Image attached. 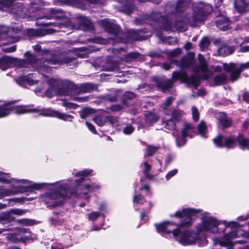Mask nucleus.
<instances>
[{
  "instance_id": "obj_42",
  "label": "nucleus",
  "mask_w": 249,
  "mask_h": 249,
  "mask_svg": "<svg viewBox=\"0 0 249 249\" xmlns=\"http://www.w3.org/2000/svg\"><path fill=\"white\" fill-rule=\"evenodd\" d=\"M210 42L207 38L203 37L200 42V47L202 50H204L208 48Z\"/></svg>"
},
{
  "instance_id": "obj_47",
  "label": "nucleus",
  "mask_w": 249,
  "mask_h": 249,
  "mask_svg": "<svg viewBox=\"0 0 249 249\" xmlns=\"http://www.w3.org/2000/svg\"><path fill=\"white\" fill-rule=\"evenodd\" d=\"M0 194L3 196H9L15 195V193L9 189H0Z\"/></svg>"
},
{
  "instance_id": "obj_13",
  "label": "nucleus",
  "mask_w": 249,
  "mask_h": 249,
  "mask_svg": "<svg viewBox=\"0 0 249 249\" xmlns=\"http://www.w3.org/2000/svg\"><path fill=\"white\" fill-rule=\"evenodd\" d=\"M28 229L18 228L16 232L9 233L7 235V240L13 243L20 242L25 243L30 240H33V236L28 231Z\"/></svg>"
},
{
  "instance_id": "obj_29",
  "label": "nucleus",
  "mask_w": 249,
  "mask_h": 249,
  "mask_svg": "<svg viewBox=\"0 0 249 249\" xmlns=\"http://www.w3.org/2000/svg\"><path fill=\"white\" fill-rule=\"evenodd\" d=\"M172 119L176 122H178L181 120L184 112L179 109L172 108L171 110Z\"/></svg>"
},
{
  "instance_id": "obj_10",
  "label": "nucleus",
  "mask_w": 249,
  "mask_h": 249,
  "mask_svg": "<svg viewBox=\"0 0 249 249\" xmlns=\"http://www.w3.org/2000/svg\"><path fill=\"white\" fill-rule=\"evenodd\" d=\"M68 86L69 96H71L72 99L79 102H86L88 100L86 97H77V95L80 93L90 92L94 88V85L90 83H86L78 87L73 83L68 81L67 84Z\"/></svg>"
},
{
  "instance_id": "obj_63",
  "label": "nucleus",
  "mask_w": 249,
  "mask_h": 249,
  "mask_svg": "<svg viewBox=\"0 0 249 249\" xmlns=\"http://www.w3.org/2000/svg\"><path fill=\"white\" fill-rule=\"evenodd\" d=\"M43 185L42 183H34L32 184V187L36 190H39L41 188Z\"/></svg>"
},
{
  "instance_id": "obj_26",
  "label": "nucleus",
  "mask_w": 249,
  "mask_h": 249,
  "mask_svg": "<svg viewBox=\"0 0 249 249\" xmlns=\"http://www.w3.org/2000/svg\"><path fill=\"white\" fill-rule=\"evenodd\" d=\"M135 94L130 91L125 92L123 97V103L126 106H130L132 105L131 100L135 98Z\"/></svg>"
},
{
  "instance_id": "obj_25",
  "label": "nucleus",
  "mask_w": 249,
  "mask_h": 249,
  "mask_svg": "<svg viewBox=\"0 0 249 249\" xmlns=\"http://www.w3.org/2000/svg\"><path fill=\"white\" fill-rule=\"evenodd\" d=\"M92 170L85 169L84 170L79 171L75 174L76 177H80L79 179L75 180L77 185H78L85 180V177H88L91 175Z\"/></svg>"
},
{
  "instance_id": "obj_32",
  "label": "nucleus",
  "mask_w": 249,
  "mask_h": 249,
  "mask_svg": "<svg viewBox=\"0 0 249 249\" xmlns=\"http://www.w3.org/2000/svg\"><path fill=\"white\" fill-rule=\"evenodd\" d=\"M227 79V76L225 74H218L214 78V84L215 86L222 85L226 82Z\"/></svg>"
},
{
  "instance_id": "obj_3",
  "label": "nucleus",
  "mask_w": 249,
  "mask_h": 249,
  "mask_svg": "<svg viewBox=\"0 0 249 249\" xmlns=\"http://www.w3.org/2000/svg\"><path fill=\"white\" fill-rule=\"evenodd\" d=\"M99 188L100 185L98 184H86L79 192L76 187L64 183L48 192L45 201L46 203L54 207L61 205L65 197L68 196H74L88 199L89 197L88 195L89 193L96 191Z\"/></svg>"
},
{
  "instance_id": "obj_20",
  "label": "nucleus",
  "mask_w": 249,
  "mask_h": 249,
  "mask_svg": "<svg viewBox=\"0 0 249 249\" xmlns=\"http://www.w3.org/2000/svg\"><path fill=\"white\" fill-rule=\"evenodd\" d=\"M214 116L223 128H228L231 126L232 121L224 112H216Z\"/></svg>"
},
{
  "instance_id": "obj_2",
  "label": "nucleus",
  "mask_w": 249,
  "mask_h": 249,
  "mask_svg": "<svg viewBox=\"0 0 249 249\" xmlns=\"http://www.w3.org/2000/svg\"><path fill=\"white\" fill-rule=\"evenodd\" d=\"M199 210L194 209H184L181 211L176 212L174 216L180 218L178 228L174 229L175 224L166 221L160 224H155L158 232L162 236L168 238L171 234L176 238V240L183 246H188L195 244L197 240V235L188 230L182 231L183 227H188L193 221V216L198 213Z\"/></svg>"
},
{
  "instance_id": "obj_19",
  "label": "nucleus",
  "mask_w": 249,
  "mask_h": 249,
  "mask_svg": "<svg viewBox=\"0 0 249 249\" xmlns=\"http://www.w3.org/2000/svg\"><path fill=\"white\" fill-rule=\"evenodd\" d=\"M194 61V56L192 54H188L183 56L179 61L175 60V63L179 67L181 70H183V69L191 67L193 64Z\"/></svg>"
},
{
  "instance_id": "obj_18",
  "label": "nucleus",
  "mask_w": 249,
  "mask_h": 249,
  "mask_svg": "<svg viewBox=\"0 0 249 249\" xmlns=\"http://www.w3.org/2000/svg\"><path fill=\"white\" fill-rule=\"evenodd\" d=\"M37 110L38 111L37 112H39V114L40 115L55 117L65 121H67L69 120H71L73 118V116L71 115L61 113L51 108H44L40 110L37 109Z\"/></svg>"
},
{
  "instance_id": "obj_14",
  "label": "nucleus",
  "mask_w": 249,
  "mask_h": 249,
  "mask_svg": "<svg viewBox=\"0 0 249 249\" xmlns=\"http://www.w3.org/2000/svg\"><path fill=\"white\" fill-rule=\"evenodd\" d=\"M248 69H249V61L241 63L237 69H236V65L235 63H231L224 65V70L231 73L230 80L232 82L236 81L239 78L240 73Z\"/></svg>"
},
{
  "instance_id": "obj_55",
  "label": "nucleus",
  "mask_w": 249,
  "mask_h": 249,
  "mask_svg": "<svg viewBox=\"0 0 249 249\" xmlns=\"http://www.w3.org/2000/svg\"><path fill=\"white\" fill-rule=\"evenodd\" d=\"M86 124L87 126L88 127V128L89 129V130H90L93 133H94V134L97 133V131L95 129L94 126L92 124L89 123L88 122H86Z\"/></svg>"
},
{
  "instance_id": "obj_43",
  "label": "nucleus",
  "mask_w": 249,
  "mask_h": 249,
  "mask_svg": "<svg viewBox=\"0 0 249 249\" xmlns=\"http://www.w3.org/2000/svg\"><path fill=\"white\" fill-rule=\"evenodd\" d=\"M92 111L90 108H85L82 109L80 113V117L82 119L86 118L91 113Z\"/></svg>"
},
{
  "instance_id": "obj_44",
  "label": "nucleus",
  "mask_w": 249,
  "mask_h": 249,
  "mask_svg": "<svg viewBox=\"0 0 249 249\" xmlns=\"http://www.w3.org/2000/svg\"><path fill=\"white\" fill-rule=\"evenodd\" d=\"M135 128L131 124H128L123 129V132L126 135H129L133 133Z\"/></svg>"
},
{
  "instance_id": "obj_45",
  "label": "nucleus",
  "mask_w": 249,
  "mask_h": 249,
  "mask_svg": "<svg viewBox=\"0 0 249 249\" xmlns=\"http://www.w3.org/2000/svg\"><path fill=\"white\" fill-rule=\"evenodd\" d=\"M118 96L116 93L107 94L105 95V99L110 102H115L117 100Z\"/></svg>"
},
{
  "instance_id": "obj_9",
  "label": "nucleus",
  "mask_w": 249,
  "mask_h": 249,
  "mask_svg": "<svg viewBox=\"0 0 249 249\" xmlns=\"http://www.w3.org/2000/svg\"><path fill=\"white\" fill-rule=\"evenodd\" d=\"M67 83H68V80L54 78L50 79L48 81L49 88L46 90L45 95L49 98H52L57 94L69 96L68 86L66 84Z\"/></svg>"
},
{
  "instance_id": "obj_58",
  "label": "nucleus",
  "mask_w": 249,
  "mask_h": 249,
  "mask_svg": "<svg viewBox=\"0 0 249 249\" xmlns=\"http://www.w3.org/2000/svg\"><path fill=\"white\" fill-rule=\"evenodd\" d=\"M51 220L52 223L54 225H60L63 223V220L55 218H52Z\"/></svg>"
},
{
  "instance_id": "obj_46",
  "label": "nucleus",
  "mask_w": 249,
  "mask_h": 249,
  "mask_svg": "<svg viewBox=\"0 0 249 249\" xmlns=\"http://www.w3.org/2000/svg\"><path fill=\"white\" fill-rule=\"evenodd\" d=\"M192 115L194 120L197 122L199 120V114L196 107H192Z\"/></svg>"
},
{
  "instance_id": "obj_24",
  "label": "nucleus",
  "mask_w": 249,
  "mask_h": 249,
  "mask_svg": "<svg viewBox=\"0 0 249 249\" xmlns=\"http://www.w3.org/2000/svg\"><path fill=\"white\" fill-rule=\"evenodd\" d=\"M198 59L200 62V65L196 71L198 72L200 71L203 73L205 79H207L208 75L206 73L208 71V68L206 60L204 56L201 54L198 55Z\"/></svg>"
},
{
  "instance_id": "obj_35",
  "label": "nucleus",
  "mask_w": 249,
  "mask_h": 249,
  "mask_svg": "<svg viewBox=\"0 0 249 249\" xmlns=\"http://www.w3.org/2000/svg\"><path fill=\"white\" fill-rule=\"evenodd\" d=\"M14 180V179H11L9 174L0 172V182L4 183H9L11 180Z\"/></svg>"
},
{
  "instance_id": "obj_59",
  "label": "nucleus",
  "mask_w": 249,
  "mask_h": 249,
  "mask_svg": "<svg viewBox=\"0 0 249 249\" xmlns=\"http://www.w3.org/2000/svg\"><path fill=\"white\" fill-rule=\"evenodd\" d=\"M107 121L109 122L111 124H115L117 122V119L111 116L107 117Z\"/></svg>"
},
{
  "instance_id": "obj_64",
  "label": "nucleus",
  "mask_w": 249,
  "mask_h": 249,
  "mask_svg": "<svg viewBox=\"0 0 249 249\" xmlns=\"http://www.w3.org/2000/svg\"><path fill=\"white\" fill-rule=\"evenodd\" d=\"M162 67L165 70H166V71L169 70L171 68V64L168 63H163L162 65Z\"/></svg>"
},
{
  "instance_id": "obj_37",
  "label": "nucleus",
  "mask_w": 249,
  "mask_h": 249,
  "mask_svg": "<svg viewBox=\"0 0 249 249\" xmlns=\"http://www.w3.org/2000/svg\"><path fill=\"white\" fill-rule=\"evenodd\" d=\"M93 120L99 126H103L107 122V117L101 116H96L93 118Z\"/></svg>"
},
{
  "instance_id": "obj_27",
  "label": "nucleus",
  "mask_w": 249,
  "mask_h": 249,
  "mask_svg": "<svg viewBox=\"0 0 249 249\" xmlns=\"http://www.w3.org/2000/svg\"><path fill=\"white\" fill-rule=\"evenodd\" d=\"M123 10L127 14H130L134 9L135 5L133 0H125L123 6Z\"/></svg>"
},
{
  "instance_id": "obj_41",
  "label": "nucleus",
  "mask_w": 249,
  "mask_h": 249,
  "mask_svg": "<svg viewBox=\"0 0 249 249\" xmlns=\"http://www.w3.org/2000/svg\"><path fill=\"white\" fill-rule=\"evenodd\" d=\"M43 32V31L40 30L31 29L28 31V34L30 36H39L44 35Z\"/></svg>"
},
{
  "instance_id": "obj_5",
  "label": "nucleus",
  "mask_w": 249,
  "mask_h": 249,
  "mask_svg": "<svg viewBox=\"0 0 249 249\" xmlns=\"http://www.w3.org/2000/svg\"><path fill=\"white\" fill-rule=\"evenodd\" d=\"M102 25L105 31L109 34L114 36L113 38V42L128 43L131 41H142L146 39V36L143 34L142 30H131L128 34L124 35L125 37L123 38L122 37H118L120 32V27L113 23L111 22L108 19H105L102 21Z\"/></svg>"
},
{
  "instance_id": "obj_23",
  "label": "nucleus",
  "mask_w": 249,
  "mask_h": 249,
  "mask_svg": "<svg viewBox=\"0 0 249 249\" xmlns=\"http://www.w3.org/2000/svg\"><path fill=\"white\" fill-rule=\"evenodd\" d=\"M14 58L5 56L0 59V69L5 70L13 67Z\"/></svg>"
},
{
  "instance_id": "obj_4",
  "label": "nucleus",
  "mask_w": 249,
  "mask_h": 249,
  "mask_svg": "<svg viewBox=\"0 0 249 249\" xmlns=\"http://www.w3.org/2000/svg\"><path fill=\"white\" fill-rule=\"evenodd\" d=\"M24 56L27 57L26 59H21L14 58L13 66L18 68L27 67L31 65L37 70L49 72L51 65H61L62 64H74L75 58L70 57L64 54H53L50 58H46L43 61L37 59L35 55L31 54L29 52H26Z\"/></svg>"
},
{
  "instance_id": "obj_36",
  "label": "nucleus",
  "mask_w": 249,
  "mask_h": 249,
  "mask_svg": "<svg viewBox=\"0 0 249 249\" xmlns=\"http://www.w3.org/2000/svg\"><path fill=\"white\" fill-rule=\"evenodd\" d=\"M159 149V147L153 146L152 145H148L145 150L144 157L146 156H152L153 155L157 150Z\"/></svg>"
},
{
  "instance_id": "obj_53",
  "label": "nucleus",
  "mask_w": 249,
  "mask_h": 249,
  "mask_svg": "<svg viewBox=\"0 0 249 249\" xmlns=\"http://www.w3.org/2000/svg\"><path fill=\"white\" fill-rule=\"evenodd\" d=\"M178 173L177 169H174L169 172L165 176V178L167 180L171 178L176 175Z\"/></svg>"
},
{
  "instance_id": "obj_57",
  "label": "nucleus",
  "mask_w": 249,
  "mask_h": 249,
  "mask_svg": "<svg viewBox=\"0 0 249 249\" xmlns=\"http://www.w3.org/2000/svg\"><path fill=\"white\" fill-rule=\"evenodd\" d=\"M62 105H63V106L65 107H66L74 108L75 104L71 103L68 102L66 100H63L62 101Z\"/></svg>"
},
{
  "instance_id": "obj_15",
  "label": "nucleus",
  "mask_w": 249,
  "mask_h": 249,
  "mask_svg": "<svg viewBox=\"0 0 249 249\" xmlns=\"http://www.w3.org/2000/svg\"><path fill=\"white\" fill-rule=\"evenodd\" d=\"M243 43L241 38H234L219 48L218 53L221 56H227L232 54L238 47Z\"/></svg>"
},
{
  "instance_id": "obj_12",
  "label": "nucleus",
  "mask_w": 249,
  "mask_h": 249,
  "mask_svg": "<svg viewBox=\"0 0 249 249\" xmlns=\"http://www.w3.org/2000/svg\"><path fill=\"white\" fill-rule=\"evenodd\" d=\"M219 224V222L215 218L204 216L202 218L201 222L196 226V232L198 234L205 231L216 233L218 231Z\"/></svg>"
},
{
  "instance_id": "obj_52",
  "label": "nucleus",
  "mask_w": 249,
  "mask_h": 249,
  "mask_svg": "<svg viewBox=\"0 0 249 249\" xmlns=\"http://www.w3.org/2000/svg\"><path fill=\"white\" fill-rule=\"evenodd\" d=\"M100 216L98 212H92L89 215V218L91 221L95 220L98 217Z\"/></svg>"
},
{
  "instance_id": "obj_50",
  "label": "nucleus",
  "mask_w": 249,
  "mask_h": 249,
  "mask_svg": "<svg viewBox=\"0 0 249 249\" xmlns=\"http://www.w3.org/2000/svg\"><path fill=\"white\" fill-rule=\"evenodd\" d=\"M214 244H219L221 246L226 247L229 244V241L227 239L222 241L218 238H215L214 239Z\"/></svg>"
},
{
  "instance_id": "obj_31",
  "label": "nucleus",
  "mask_w": 249,
  "mask_h": 249,
  "mask_svg": "<svg viewBox=\"0 0 249 249\" xmlns=\"http://www.w3.org/2000/svg\"><path fill=\"white\" fill-rule=\"evenodd\" d=\"M234 5L239 13H242L246 10V4L244 0H235Z\"/></svg>"
},
{
  "instance_id": "obj_28",
  "label": "nucleus",
  "mask_w": 249,
  "mask_h": 249,
  "mask_svg": "<svg viewBox=\"0 0 249 249\" xmlns=\"http://www.w3.org/2000/svg\"><path fill=\"white\" fill-rule=\"evenodd\" d=\"M141 54L136 52H131L124 55L122 60L126 62L132 61L141 56Z\"/></svg>"
},
{
  "instance_id": "obj_17",
  "label": "nucleus",
  "mask_w": 249,
  "mask_h": 249,
  "mask_svg": "<svg viewBox=\"0 0 249 249\" xmlns=\"http://www.w3.org/2000/svg\"><path fill=\"white\" fill-rule=\"evenodd\" d=\"M26 210L13 209L6 213H2L0 214V222L1 224L4 225L15 221V217L13 214L18 215H22L27 212Z\"/></svg>"
},
{
  "instance_id": "obj_51",
  "label": "nucleus",
  "mask_w": 249,
  "mask_h": 249,
  "mask_svg": "<svg viewBox=\"0 0 249 249\" xmlns=\"http://www.w3.org/2000/svg\"><path fill=\"white\" fill-rule=\"evenodd\" d=\"M109 109L113 112L120 111L123 109V107L120 105H111Z\"/></svg>"
},
{
  "instance_id": "obj_22",
  "label": "nucleus",
  "mask_w": 249,
  "mask_h": 249,
  "mask_svg": "<svg viewBox=\"0 0 249 249\" xmlns=\"http://www.w3.org/2000/svg\"><path fill=\"white\" fill-rule=\"evenodd\" d=\"M215 23L217 27L221 30L227 31L230 29V21L227 17L224 16L219 17Z\"/></svg>"
},
{
  "instance_id": "obj_8",
  "label": "nucleus",
  "mask_w": 249,
  "mask_h": 249,
  "mask_svg": "<svg viewBox=\"0 0 249 249\" xmlns=\"http://www.w3.org/2000/svg\"><path fill=\"white\" fill-rule=\"evenodd\" d=\"M15 101L6 103L0 106V118L5 117L12 112L17 114L36 112L38 110L36 108H31L29 105L12 106Z\"/></svg>"
},
{
  "instance_id": "obj_7",
  "label": "nucleus",
  "mask_w": 249,
  "mask_h": 249,
  "mask_svg": "<svg viewBox=\"0 0 249 249\" xmlns=\"http://www.w3.org/2000/svg\"><path fill=\"white\" fill-rule=\"evenodd\" d=\"M213 142L218 147L225 146L228 148H234L238 142L241 149L249 150V140L244 138L242 135H238L237 137H224L223 135H219L213 139Z\"/></svg>"
},
{
  "instance_id": "obj_21",
  "label": "nucleus",
  "mask_w": 249,
  "mask_h": 249,
  "mask_svg": "<svg viewBox=\"0 0 249 249\" xmlns=\"http://www.w3.org/2000/svg\"><path fill=\"white\" fill-rule=\"evenodd\" d=\"M11 12L17 17H22L25 15L26 9L21 2H16L12 6Z\"/></svg>"
},
{
  "instance_id": "obj_56",
  "label": "nucleus",
  "mask_w": 249,
  "mask_h": 249,
  "mask_svg": "<svg viewBox=\"0 0 249 249\" xmlns=\"http://www.w3.org/2000/svg\"><path fill=\"white\" fill-rule=\"evenodd\" d=\"M181 50L179 48H178L175 50H172L170 53V55L172 57L176 56L177 55L180 54Z\"/></svg>"
},
{
  "instance_id": "obj_54",
  "label": "nucleus",
  "mask_w": 249,
  "mask_h": 249,
  "mask_svg": "<svg viewBox=\"0 0 249 249\" xmlns=\"http://www.w3.org/2000/svg\"><path fill=\"white\" fill-rule=\"evenodd\" d=\"M134 22L137 25H142L144 23H146L145 18L141 17L137 18L135 19Z\"/></svg>"
},
{
  "instance_id": "obj_40",
  "label": "nucleus",
  "mask_w": 249,
  "mask_h": 249,
  "mask_svg": "<svg viewBox=\"0 0 249 249\" xmlns=\"http://www.w3.org/2000/svg\"><path fill=\"white\" fill-rule=\"evenodd\" d=\"M133 203L134 205L136 204H143L145 201V198L142 196L139 195H135L133 197Z\"/></svg>"
},
{
  "instance_id": "obj_48",
  "label": "nucleus",
  "mask_w": 249,
  "mask_h": 249,
  "mask_svg": "<svg viewBox=\"0 0 249 249\" xmlns=\"http://www.w3.org/2000/svg\"><path fill=\"white\" fill-rule=\"evenodd\" d=\"M26 76H22L19 77L18 78L16 79V81L19 85L24 87L26 84Z\"/></svg>"
},
{
  "instance_id": "obj_39",
  "label": "nucleus",
  "mask_w": 249,
  "mask_h": 249,
  "mask_svg": "<svg viewBox=\"0 0 249 249\" xmlns=\"http://www.w3.org/2000/svg\"><path fill=\"white\" fill-rule=\"evenodd\" d=\"M35 77V74L31 73L27 75H26V83H27L29 85H33L37 83V81L34 80V78Z\"/></svg>"
},
{
  "instance_id": "obj_61",
  "label": "nucleus",
  "mask_w": 249,
  "mask_h": 249,
  "mask_svg": "<svg viewBox=\"0 0 249 249\" xmlns=\"http://www.w3.org/2000/svg\"><path fill=\"white\" fill-rule=\"evenodd\" d=\"M243 99L244 101L249 103V92H245L243 94Z\"/></svg>"
},
{
  "instance_id": "obj_34",
  "label": "nucleus",
  "mask_w": 249,
  "mask_h": 249,
  "mask_svg": "<svg viewBox=\"0 0 249 249\" xmlns=\"http://www.w3.org/2000/svg\"><path fill=\"white\" fill-rule=\"evenodd\" d=\"M15 221L22 226H32L35 224L34 220L28 218L15 219Z\"/></svg>"
},
{
  "instance_id": "obj_49",
  "label": "nucleus",
  "mask_w": 249,
  "mask_h": 249,
  "mask_svg": "<svg viewBox=\"0 0 249 249\" xmlns=\"http://www.w3.org/2000/svg\"><path fill=\"white\" fill-rule=\"evenodd\" d=\"M141 167L142 168L143 174L148 172L151 168V165L148 164L146 161L142 162L141 165Z\"/></svg>"
},
{
  "instance_id": "obj_38",
  "label": "nucleus",
  "mask_w": 249,
  "mask_h": 249,
  "mask_svg": "<svg viewBox=\"0 0 249 249\" xmlns=\"http://www.w3.org/2000/svg\"><path fill=\"white\" fill-rule=\"evenodd\" d=\"M197 129L199 134L202 136L204 137V134L206 133L207 129L206 123L204 121H201L198 125Z\"/></svg>"
},
{
  "instance_id": "obj_1",
  "label": "nucleus",
  "mask_w": 249,
  "mask_h": 249,
  "mask_svg": "<svg viewBox=\"0 0 249 249\" xmlns=\"http://www.w3.org/2000/svg\"><path fill=\"white\" fill-rule=\"evenodd\" d=\"M190 1L178 0L175 6L174 13L180 19L177 20L173 24L167 18H161V26L165 30L174 31L176 30L179 32H184L187 29V25L191 26L198 25L204 21L213 11L210 4L200 2L193 4V13H190L189 12Z\"/></svg>"
},
{
  "instance_id": "obj_6",
  "label": "nucleus",
  "mask_w": 249,
  "mask_h": 249,
  "mask_svg": "<svg viewBox=\"0 0 249 249\" xmlns=\"http://www.w3.org/2000/svg\"><path fill=\"white\" fill-rule=\"evenodd\" d=\"M152 79L156 86L164 92L168 91L172 87L174 81L178 79L188 84L194 85L196 89L199 85L198 79L195 74L189 77L187 73L183 71L179 72L174 71L172 73V79L163 80L158 77H153Z\"/></svg>"
},
{
  "instance_id": "obj_62",
  "label": "nucleus",
  "mask_w": 249,
  "mask_h": 249,
  "mask_svg": "<svg viewBox=\"0 0 249 249\" xmlns=\"http://www.w3.org/2000/svg\"><path fill=\"white\" fill-rule=\"evenodd\" d=\"M16 46H13L10 47H8L7 48H5L3 50V51L7 53H12L16 51Z\"/></svg>"
},
{
  "instance_id": "obj_60",
  "label": "nucleus",
  "mask_w": 249,
  "mask_h": 249,
  "mask_svg": "<svg viewBox=\"0 0 249 249\" xmlns=\"http://www.w3.org/2000/svg\"><path fill=\"white\" fill-rule=\"evenodd\" d=\"M173 98L172 97H169L167 98L164 102V107H168L173 101Z\"/></svg>"
},
{
  "instance_id": "obj_33",
  "label": "nucleus",
  "mask_w": 249,
  "mask_h": 249,
  "mask_svg": "<svg viewBox=\"0 0 249 249\" xmlns=\"http://www.w3.org/2000/svg\"><path fill=\"white\" fill-rule=\"evenodd\" d=\"M176 122L170 119L163 122L162 124L164 127L169 130H174L176 128Z\"/></svg>"
},
{
  "instance_id": "obj_11",
  "label": "nucleus",
  "mask_w": 249,
  "mask_h": 249,
  "mask_svg": "<svg viewBox=\"0 0 249 249\" xmlns=\"http://www.w3.org/2000/svg\"><path fill=\"white\" fill-rule=\"evenodd\" d=\"M64 17V14L60 9L55 8L51 9L49 14L43 16H40L36 18V24L37 25L42 26L44 27L52 25L53 27H58L60 29L63 26V24L59 23H54L48 22L43 19H51L52 18L60 19Z\"/></svg>"
},
{
  "instance_id": "obj_16",
  "label": "nucleus",
  "mask_w": 249,
  "mask_h": 249,
  "mask_svg": "<svg viewBox=\"0 0 249 249\" xmlns=\"http://www.w3.org/2000/svg\"><path fill=\"white\" fill-rule=\"evenodd\" d=\"M196 133V128L191 124L185 122L183 127L181 130V134L176 135V141L178 146L184 145L186 142L185 138L187 137L192 138L194 134Z\"/></svg>"
},
{
  "instance_id": "obj_30",
  "label": "nucleus",
  "mask_w": 249,
  "mask_h": 249,
  "mask_svg": "<svg viewBox=\"0 0 249 249\" xmlns=\"http://www.w3.org/2000/svg\"><path fill=\"white\" fill-rule=\"evenodd\" d=\"M104 69L107 71H117L119 69L118 64L114 61L107 62L104 66Z\"/></svg>"
}]
</instances>
